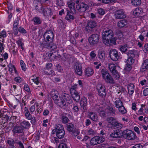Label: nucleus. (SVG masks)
Listing matches in <instances>:
<instances>
[{"label": "nucleus", "instance_id": "f257e3e1", "mask_svg": "<svg viewBox=\"0 0 148 148\" xmlns=\"http://www.w3.org/2000/svg\"><path fill=\"white\" fill-rule=\"evenodd\" d=\"M102 38L103 43L107 46L115 45V40L114 38V33L112 30L108 28H105L102 33Z\"/></svg>", "mask_w": 148, "mask_h": 148}, {"label": "nucleus", "instance_id": "f03ea898", "mask_svg": "<svg viewBox=\"0 0 148 148\" xmlns=\"http://www.w3.org/2000/svg\"><path fill=\"white\" fill-rule=\"evenodd\" d=\"M63 98L59 96L54 100V103L59 106L62 108L66 105L65 101L68 103L70 104L72 102V100L70 97L68 95H64Z\"/></svg>", "mask_w": 148, "mask_h": 148}, {"label": "nucleus", "instance_id": "7ed1b4c3", "mask_svg": "<svg viewBox=\"0 0 148 148\" xmlns=\"http://www.w3.org/2000/svg\"><path fill=\"white\" fill-rule=\"evenodd\" d=\"M100 73L102 78L106 82L110 84H114V82L113 78L105 68L101 69Z\"/></svg>", "mask_w": 148, "mask_h": 148}, {"label": "nucleus", "instance_id": "20e7f679", "mask_svg": "<svg viewBox=\"0 0 148 148\" xmlns=\"http://www.w3.org/2000/svg\"><path fill=\"white\" fill-rule=\"evenodd\" d=\"M53 32L51 30H49L46 32L44 35V41L41 44V45L45 46L47 43L52 42L53 40Z\"/></svg>", "mask_w": 148, "mask_h": 148}, {"label": "nucleus", "instance_id": "39448f33", "mask_svg": "<svg viewBox=\"0 0 148 148\" xmlns=\"http://www.w3.org/2000/svg\"><path fill=\"white\" fill-rule=\"evenodd\" d=\"M122 134L125 138L129 140H134L137 137L134 132L130 130H124Z\"/></svg>", "mask_w": 148, "mask_h": 148}, {"label": "nucleus", "instance_id": "423d86ee", "mask_svg": "<svg viewBox=\"0 0 148 148\" xmlns=\"http://www.w3.org/2000/svg\"><path fill=\"white\" fill-rule=\"evenodd\" d=\"M89 8L88 5L84 3H80L76 5L75 10H77L79 12L80 15H84L86 12Z\"/></svg>", "mask_w": 148, "mask_h": 148}, {"label": "nucleus", "instance_id": "0eeeda50", "mask_svg": "<svg viewBox=\"0 0 148 148\" xmlns=\"http://www.w3.org/2000/svg\"><path fill=\"white\" fill-rule=\"evenodd\" d=\"M99 36L97 34H92L88 38V42L91 45H94L97 44L99 42Z\"/></svg>", "mask_w": 148, "mask_h": 148}, {"label": "nucleus", "instance_id": "6e6552de", "mask_svg": "<svg viewBox=\"0 0 148 148\" xmlns=\"http://www.w3.org/2000/svg\"><path fill=\"white\" fill-rule=\"evenodd\" d=\"M99 95L101 97L104 98L106 96V91L104 86L101 84H98L96 86Z\"/></svg>", "mask_w": 148, "mask_h": 148}, {"label": "nucleus", "instance_id": "1a4fd4ad", "mask_svg": "<svg viewBox=\"0 0 148 148\" xmlns=\"http://www.w3.org/2000/svg\"><path fill=\"white\" fill-rule=\"evenodd\" d=\"M109 54L110 58L113 61H116L119 59L120 54L116 50L112 49L109 52Z\"/></svg>", "mask_w": 148, "mask_h": 148}, {"label": "nucleus", "instance_id": "9d476101", "mask_svg": "<svg viewBox=\"0 0 148 148\" xmlns=\"http://www.w3.org/2000/svg\"><path fill=\"white\" fill-rule=\"evenodd\" d=\"M105 139L102 137L96 136L92 138L90 141L91 145H94L97 144H100L104 142Z\"/></svg>", "mask_w": 148, "mask_h": 148}, {"label": "nucleus", "instance_id": "9b49d317", "mask_svg": "<svg viewBox=\"0 0 148 148\" xmlns=\"http://www.w3.org/2000/svg\"><path fill=\"white\" fill-rule=\"evenodd\" d=\"M114 16L117 19H122L126 17L125 12L122 9L116 10L115 12Z\"/></svg>", "mask_w": 148, "mask_h": 148}, {"label": "nucleus", "instance_id": "f8f14e48", "mask_svg": "<svg viewBox=\"0 0 148 148\" xmlns=\"http://www.w3.org/2000/svg\"><path fill=\"white\" fill-rule=\"evenodd\" d=\"M97 25L96 23L93 21H90L87 24L85 29L88 33H91L93 30V28Z\"/></svg>", "mask_w": 148, "mask_h": 148}, {"label": "nucleus", "instance_id": "ddd939ff", "mask_svg": "<svg viewBox=\"0 0 148 148\" xmlns=\"http://www.w3.org/2000/svg\"><path fill=\"white\" fill-rule=\"evenodd\" d=\"M24 130L23 127L21 126L16 125L13 127L12 132L13 134H20L23 133Z\"/></svg>", "mask_w": 148, "mask_h": 148}, {"label": "nucleus", "instance_id": "4468645a", "mask_svg": "<svg viewBox=\"0 0 148 148\" xmlns=\"http://www.w3.org/2000/svg\"><path fill=\"white\" fill-rule=\"evenodd\" d=\"M80 104L81 110L82 112H84L86 110V107L87 105V99L84 97L82 98L80 101Z\"/></svg>", "mask_w": 148, "mask_h": 148}, {"label": "nucleus", "instance_id": "2eb2a0df", "mask_svg": "<svg viewBox=\"0 0 148 148\" xmlns=\"http://www.w3.org/2000/svg\"><path fill=\"white\" fill-rule=\"evenodd\" d=\"M71 92L72 95V97L73 100L77 102L79 101L80 97L77 92L75 90H71Z\"/></svg>", "mask_w": 148, "mask_h": 148}, {"label": "nucleus", "instance_id": "dca6fc26", "mask_svg": "<svg viewBox=\"0 0 148 148\" xmlns=\"http://www.w3.org/2000/svg\"><path fill=\"white\" fill-rule=\"evenodd\" d=\"M74 68L75 73L79 76H81L82 73L81 64H77L75 65Z\"/></svg>", "mask_w": 148, "mask_h": 148}, {"label": "nucleus", "instance_id": "f3484780", "mask_svg": "<svg viewBox=\"0 0 148 148\" xmlns=\"http://www.w3.org/2000/svg\"><path fill=\"white\" fill-rule=\"evenodd\" d=\"M67 130L69 132L72 134H74L76 132L75 127L74 124L71 123H68L66 125Z\"/></svg>", "mask_w": 148, "mask_h": 148}, {"label": "nucleus", "instance_id": "a211bd4d", "mask_svg": "<svg viewBox=\"0 0 148 148\" xmlns=\"http://www.w3.org/2000/svg\"><path fill=\"white\" fill-rule=\"evenodd\" d=\"M148 69V59L144 60L140 69L141 72H145Z\"/></svg>", "mask_w": 148, "mask_h": 148}, {"label": "nucleus", "instance_id": "6ab92c4d", "mask_svg": "<svg viewBox=\"0 0 148 148\" xmlns=\"http://www.w3.org/2000/svg\"><path fill=\"white\" fill-rule=\"evenodd\" d=\"M42 13L45 16L51 15L52 13L51 12V9L49 7H47L43 8Z\"/></svg>", "mask_w": 148, "mask_h": 148}, {"label": "nucleus", "instance_id": "aec40b11", "mask_svg": "<svg viewBox=\"0 0 148 148\" xmlns=\"http://www.w3.org/2000/svg\"><path fill=\"white\" fill-rule=\"evenodd\" d=\"M106 110L108 113L115 114L116 109L113 106H108L106 109Z\"/></svg>", "mask_w": 148, "mask_h": 148}, {"label": "nucleus", "instance_id": "412c9836", "mask_svg": "<svg viewBox=\"0 0 148 148\" xmlns=\"http://www.w3.org/2000/svg\"><path fill=\"white\" fill-rule=\"evenodd\" d=\"M61 130L62 131L64 130L63 125L62 124H58L55 127V129L52 130V133L53 134H54L56 132L60 131Z\"/></svg>", "mask_w": 148, "mask_h": 148}, {"label": "nucleus", "instance_id": "4be33fe9", "mask_svg": "<svg viewBox=\"0 0 148 148\" xmlns=\"http://www.w3.org/2000/svg\"><path fill=\"white\" fill-rule=\"evenodd\" d=\"M89 116L90 119L93 121L97 122L98 121V116L95 113L90 112L89 113Z\"/></svg>", "mask_w": 148, "mask_h": 148}, {"label": "nucleus", "instance_id": "5701e85b", "mask_svg": "<svg viewBox=\"0 0 148 148\" xmlns=\"http://www.w3.org/2000/svg\"><path fill=\"white\" fill-rule=\"evenodd\" d=\"M98 57L100 60L103 61L105 58V51L103 50L99 51L98 52Z\"/></svg>", "mask_w": 148, "mask_h": 148}, {"label": "nucleus", "instance_id": "b1692460", "mask_svg": "<svg viewBox=\"0 0 148 148\" xmlns=\"http://www.w3.org/2000/svg\"><path fill=\"white\" fill-rule=\"evenodd\" d=\"M128 93L129 95H132L134 91V85L132 83H130L127 86Z\"/></svg>", "mask_w": 148, "mask_h": 148}, {"label": "nucleus", "instance_id": "393cba45", "mask_svg": "<svg viewBox=\"0 0 148 148\" xmlns=\"http://www.w3.org/2000/svg\"><path fill=\"white\" fill-rule=\"evenodd\" d=\"M43 47L52 50L55 49L57 47V45L56 44L52 43V42L49 44L47 43L45 45V46H43Z\"/></svg>", "mask_w": 148, "mask_h": 148}, {"label": "nucleus", "instance_id": "a878e982", "mask_svg": "<svg viewBox=\"0 0 148 148\" xmlns=\"http://www.w3.org/2000/svg\"><path fill=\"white\" fill-rule=\"evenodd\" d=\"M94 71L93 70L90 68H87L85 70V75L87 77H89L92 75Z\"/></svg>", "mask_w": 148, "mask_h": 148}, {"label": "nucleus", "instance_id": "bb28decb", "mask_svg": "<svg viewBox=\"0 0 148 148\" xmlns=\"http://www.w3.org/2000/svg\"><path fill=\"white\" fill-rule=\"evenodd\" d=\"M51 95L53 100L60 96L58 91L55 90H52L51 92Z\"/></svg>", "mask_w": 148, "mask_h": 148}, {"label": "nucleus", "instance_id": "cd10ccee", "mask_svg": "<svg viewBox=\"0 0 148 148\" xmlns=\"http://www.w3.org/2000/svg\"><path fill=\"white\" fill-rule=\"evenodd\" d=\"M69 7L70 8L71 11L73 13H76V10L74 9V7L73 1L70 0L67 2Z\"/></svg>", "mask_w": 148, "mask_h": 148}, {"label": "nucleus", "instance_id": "c85d7f7f", "mask_svg": "<svg viewBox=\"0 0 148 148\" xmlns=\"http://www.w3.org/2000/svg\"><path fill=\"white\" fill-rule=\"evenodd\" d=\"M56 136L59 139H61L63 138L65 134L64 130L56 132Z\"/></svg>", "mask_w": 148, "mask_h": 148}, {"label": "nucleus", "instance_id": "c756f323", "mask_svg": "<svg viewBox=\"0 0 148 148\" xmlns=\"http://www.w3.org/2000/svg\"><path fill=\"white\" fill-rule=\"evenodd\" d=\"M127 21L125 20H123L119 21L117 23V26L119 28L123 27L127 25Z\"/></svg>", "mask_w": 148, "mask_h": 148}, {"label": "nucleus", "instance_id": "7c9ffc66", "mask_svg": "<svg viewBox=\"0 0 148 148\" xmlns=\"http://www.w3.org/2000/svg\"><path fill=\"white\" fill-rule=\"evenodd\" d=\"M21 125L23 129H28L30 127V124L27 121H23L21 123Z\"/></svg>", "mask_w": 148, "mask_h": 148}, {"label": "nucleus", "instance_id": "2f4dec72", "mask_svg": "<svg viewBox=\"0 0 148 148\" xmlns=\"http://www.w3.org/2000/svg\"><path fill=\"white\" fill-rule=\"evenodd\" d=\"M108 68L112 73H114V72H115L116 71V66L113 63L109 64Z\"/></svg>", "mask_w": 148, "mask_h": 148}, {"label": "nucleus", "instance_id": "473e14b6", "mask_svg": "<svg viewBox=\"0 0 148 148\" xmlns=\"http://www.w3.org/2000/svg\"><path fill=\"white\" fill-rule=\"evenodd\" d=\"M7 36L6 33L5 31L3 30L0 32V41L3 42L4 40V38Z\"/></svg>", "mask_w": 148, "mask_h": 148}, {"label": "nucleus", "instance_id": "72a5a7b5", "mask_svg": "<svg viewBox=\"0 0 148 148\" xmlns=\"http://www.w3.org/2000/svg\"><path fill=\"white\" fill-rule=\"evenodd\" d=\"M6 142L8 145V147H11L14 146V144L15 143V141H14L12 138H8Z\"/></svg>", "mask_w": 148, "mask_h": 148}, {"label": "nucleus", "instance_id": "f704fd0d", "mask_svg": "<svg viewBox=\"0 0 148 148\" xmlns=\"http://www.w3.org/2000/svg\"><path fill=\"white\" fill-rule=\"evenodd\" d=\"M35 7V9L37 10V12L40 13H42V12L43 7L40 4H37Z\"/></svg>", "mask_w": 148, "mask_h": 148}, {"label": "nucleus", "instance_id": "c9c22d12", "mask_svg": "<svg viewBox=\"0 0 148 148\" xmlns=\"http://www.w3.org/2000/svg\"><path fill=\"white\" fill-rule=\"evenodd\" d=\"M136 53V51L134 50H130L127 52V54L128 57L134 58Z\"/></svg>", "mask_w": 148, "mask_h": 148}, {"label": "nucleus", "instance_id": "e433bc0d", "mask_svg": "<svg viewBox=\"0 0 148 148\" xmlns=\"http://www.w3.org/2000/svg\"><path fill=\"white\" fill-rule=\"evenodd\" d=\"M142 12V9L141 8H137L133 11V14L136 16H138Z\"/></svg>", "mask_w": 148, "mask_h": 148}, {"label": "nucleus", "instance_id": "4c0bfd02", "mask_svg": "<svg viewBox=\"0 0 148 148\" xmlns=\"http://www.w3.org/2000/svg\"><path fill=\"white\" fill-rule=\"evenodd\" d=\"M114 103L116 107L117 108L123 105L122 102L120 99L116 100L115 101Z\"/></svg>", "mask_w": 148, "mask_h": 148}, {"label": "nucleus", "instance_id": "58836bf2", "mask_svg": "<svg viewBox=\"0 0 148 148\" xmlns=\"http://www.w3.org/2000/svg\"><path fill=\"white\" fill-rule=\"evenodd\" d=\"M61 119L62 122L64 124L67 123L69 121V119L64 114L62 115Z\"/></svg>", "mask_w": 148, "mask_h": 148}, {"label": "nucleus", "instance_id": "ea45409f", "mask_svg": "<svg viewBox=\"0 0 148 148\" xmlns=\"http://www.w3.org/2000/svg\"><path fill=\"white\" fill-rule=\"evenodd\" d=\"M113 127H116V128H121L122 127V125L118 123L116 121H114L112 122V124H111Z\"/></svg>", "mask_w": 148, "mask_h": 148}, {"label": "nucleus", "instance_id": "a19ab883", "mask_svg": "<svg viewBox=\"0 0 148 148\" xmlns=\"http://www.w3.org/2000/svg\"><path fill=\"white\" fill-rule=\"evenodd\" d=\"M110 136L112 138H118L120 136V134L116 131H114L111 133Z\"/></svg>", "mask_w": 148, "mask_h": 148}, {"label": "nucleus", "instance_id": "79ce46f5", "mask_svg": "<svg viewBox=\"0 0 148 148\" xmlns=\"http://www.w3.org/2000/svg\"><path fill=\"white\" fill-rule=\"evenodd\" d=\"M131 3L134 6H138L140 5L141 1L140 0H132Z\"/></svg>", "mask_w": 148, "mask_h": 148}, {"label": "nucleus", "instance_id": "37998d69", "mask_svg": "<svg viewBox=\"0 0 148 148\" xmlns=\"http://www.w3.org/2000/svg\"><path fill=\"white\" fill-rule=\"evenodd\" d=\"M2 119L3 120L2 123L4 124L5 123L8 122L9 119V117L7 114H3L2 115Z\"/></svg>", "mask_w": 148, "mask_h": 148}, {"label": "nucleus", "instance_id": "c03bdc74", "mask_svg": "<svg viewBox=\"0 0 148 148\" xmlns=\"http://www.w3.org/2000/svg\"><path fill=\"white\" fill-rule=\"evenodd\" d=\"M32 21L34 22V24L35 25H38L41 23L40 20L38 17H35L33 18Z\"/></svg>", "mask_w": 148, "mask_h": 148}, {"label": "nucleus", "instance_id": "a18cd8bd", "mask_svg": "<svg viewBox=\"0 0 148 148\" xmlns=\"http://www.w3.org/2000/svg\"><path fill=\"white\" fill-rule=\"evenodd\" d=\"M119 111L122 114H125L127 112V111L123 105L118 108Z\"/></svg>", "mask_w": 148, "mask_h": 148}, {"label": "nucleus", "instance_id": "49530a36", "mask_svg": "<svg viewBox=\"0 0 148 148\" xmlns=\"http://www.w3.org/2000/svg\"><path fill=\"white\" fill-rule=\"evenodd\" d=\"M16 122V120L10 122L6 126L7 129L8 130H10L14 127V123Z\"/></svg>", "mask_w": 148, "mask_h": 148}, {"label": "nucleus", "instance_id": "de8ad7c7", "mask_svg": "<svg viewBox=\"0 0 148 148\" xmlns=\"http://www.w3.org/2000/svg\"><path fill=\"white\" fill-rule=\"evenodd\" d=\"M39 105L38 103H35L34 105L31 106L29 108V110L31 113H33L34 111L35 110V106H36V107H37Z\"/></svg>", "mask_w": 148, "mask_h": 148}, {"label": "nucleus", "instance_id": "09e8293b", "mask_svg": "<svg viewBox=\"0 0 148 148\" xmlns=\"http://www.w3.org/2000/svg\"><path fill=\"white\" fill-rule=\"evenodd\" d=\"M127 45L126 44H125L121 45L120 47V50L122 52H125L127 51Z\"/></svg>", "mask_w": 148, "mask_h": 148}, {"label": "nucleus", "instance_id": "8fccbe9b", "mask_svg": "<svg viewBox=\"0 0 148 148\" xmlns=\"http://www.w3.org/2000/svg\"><path fill=\"white\" fill-rule=\"evenodd\" d=\"M20 64L22 70L24 71H25L26 70V67L23 61L21 60L20 61Z\"/></svg>", "mask_w": 148, "mask_h": 148}, {"label": "nucleus", "instance_id": "3c124183", "mask_svg": "<svg viewBox=\"0 0 148 148\" xmlns=\"http://www.w3.org/2000/svg\"><path fill=\"white\" fill-rule=\"evenodd\" d=\"M133 58L128 57V58L126 62L127 64H132L134 62V60Z\"/></svg>", "mask_w": 148, "mask_h": 148}, {"label": "nucleus", "instance_id": "603ef678", "mask_svg": "<svg viewBox=\"0 0 148 148\" xmlns=\"http://www.w3.org/2000/svg\"><path fill=\"white\" fill-rule=\"evenodd\" d=\"M67 14L65 18L67 20H70L71 19L73 20L74 19V16L71 15L70 14V13H69L68 12H67Z\"/></svg>", "mask_w": 148, "mask_h": 148}, {"label": "nucleus", "instance_id": "864d4df0", "mask_svg": "<svg viewBox=\"0 0 148 148\" xmlns=\"http://www.w3.org/2000/svg\"><path fill=\"white\" fill-rule=\"evenodd\" d=\"M15 143L18 145L19 148H24L23 145L21 141L15 140Z\"/></svg>", "mask_w": 148, "mask_h": 148}, {"label": "nucleus", "instance_id": "5fc2aeb1", "mask_svg": "<svg viewBox=\"0 0 148 148\" xmlns=\"http://www.w3.org/2000/svg\"><path fill=\"white\" fill-rule=\"evenodd\" d=\"M115 72V73H112L113 74V76L114 78L116 79H118L120 77L119 74L116 70V71Z\"/></svg>", "mask_w": 148, "mask_h": 148}, {"label": "nucleus", "instance_id": "6e6d98bb", "mask_svg": "<svg viewBox=\"0 0 148 148\" xmlns=\"http://www.w3.org/2000/svg\"><path fill=\"white\" fill-rule=\"evenodd\" d=\"M32 80L36 85H39L40 83L39 77H37L36 78L32 79Z\"/></svg>", "mask_w": 148, "mask_h": 148}, {"label": "nucleus", "instance_id": "4d7b16f0", "mask_svg": "<svg viewBox=\"0 0 148 148\" xmlns=\"http://www.w3.org/2000/svg\"><path fill=\"white\" fill-rule=\"evenodd\" d=\"M19 22V20L18 18L15 20L13 24V28H18L17 27Z\"/></svg>", "mask_w": 148, "mask_h": 148}, {"label": "nucleus", "instance_id": "13d9d810", "mask_svg": "<svg viewBox=\"0 0 148 148\" xmlns=\"http://www.w3.org/2000/svg\"><path fill=\"white\" fill-rule=\"evenodd\" d=\"M56 2L57 5L59 6H63L64 5V3L63 2L62 0H56Z\"/></svg>", "mask_w": 148, "mask_h": 148}, {"label": "nucleus", "instance_id": "bf43d9fd", "mask_svg": "<svg viewBox=\"0 0 148 148\" xmlns=\"http://www.w3.org/2000/svg\"><path fill=\"white\" fill-rule=\"evenodd\" d=\"M25 116L26 118L29 120L31 119V116H32L29 112L25 113Z\"/></svg>", "mask_w": 148, "mask_h": 148}, {"label": "nucleus", "instance_id": "052dcab7", "mask_svg": "<svg viewBox=\"0 0 148 148\" xmlns=\"http://www.w3.org/2000/svg\"><path fill=\"white\" fill-rule=\"evenodd\" d=\"M72 110L73 112L75 113H77L79 109L78 107L77 106L75 105H73Z\"/></svg>", "mask_w": 148, "mask_h": 148}, {"label": "nucleus", "instance_id": "680f3d73", "mask_svg": "<svg viewBox=\"0 0 148 148\" xmlns=\"http://www.w3.org/2000/svg\"><path fill=\"white\" fill-rule=\"evenodd\" d=\"M98 12L99 14L103 15L105 14V11L104 9L100 8L98 10Z\"/></svg>", "mask_w": 148, "mask_h": 148}, {"label": "nucleus", "instance_id": "e2e57ef3", "mask_svg": "<svg viewBox=\"0 0 148 148\" xmlns=\"http://www.w3.org/2000/svg\"><path fill=\"white\" fill-rule=\"evenodd\" d=\"M18 30L20 33H21L25 34L27 33L26 30L23 28L21 27H19Z\"/></svg>", "mask_w": 148, "mask_h": 148}, {"label": "nucleus", "instance_id": "0e129e2a", "mask_svg": "<svg viewBox=\"0 0 148 148\" xmlns=\"http://www.w3.org/2000/svg\"><path fill=\"white\" fill-rule=\"evenodd\" d=\"M56 67L58 71L61 72L62 71V67L59 64H57Z\"/></svg>", "mask_w": 148, "mask_h": 148}, {"label": "nucleus", "instance_id": "69168bd1", "mask_svg": "<svg viewBox=\"0 0 148 148\" xmlns=\"http://www.w3.org/2000/svg\"><path fill=\"white\" fill-rule=\"evenodd\" d=\"M96 109L99 113V112H101L104 110V108L101 107L99 106H96Z\"/></svg>", "mask_w": 148, "mask_h": 148}, {"label": "nucleus", "instance_id": "338daca9", "mask_svg": "<svg viewBox=\"0 0 148 148\" xmlns=\"http://www.w3.org/2000/svg\"><path fill=\"white\" fill-rule=\"evenodd\" d=\"M90 56L91 59H93L95 58L96 57V54L95 53L94 51H92L90 54Z\"/></svg>", "mask_w": 148, "mask_h": 148}, {"label": "nucleus", "instance_id": "774afa93", "mask_svg": "<svg viewBox=\"0 0 148 148\" xmlns=\"http://www.w3.org/2000/svg\"><path fill=\"white\" fill-rule=\"evenodd\" d=\"M58 148H67V145L65 144L61 143L59 145Z\"/></svg>", "mask_w": 148, "mask_h": 148}]
</instances>
